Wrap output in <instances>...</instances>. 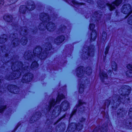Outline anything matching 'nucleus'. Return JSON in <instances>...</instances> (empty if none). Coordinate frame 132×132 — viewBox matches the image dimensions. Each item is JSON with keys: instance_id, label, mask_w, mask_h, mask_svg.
<instances>
[{"instance_id": "58", "label": "nucleus", "mask_w": 132, "mask_h": 132, "mask_svg": "<svg viewBox=\"0 0 132 132\" xmlns=\"http://www.w3.org/2000/svg\"><path fill=\"white\" fill-rule=\"evenodd\" d=\"M62 119L60 117L57 120L58 122H59Z\"/></svg>"}, {"instance_id": "57", "label": "nucleus", "mask_w": 132, "mask_h": 132, "mask_svg": "<svg viewBox=\"0 0 132 132\" xmlns=\"http://www.w3.org/2000/svg\"><path fill=\"white\" fill-rule=\"evenodd\" d=\"M58 122H59L57 120H56L55 122H54V123L53 124V125H56Z\"/></svg>"}, {"instance_id": "46", "label": "nucleus", "mask_w": 132, "mask_h": 132, "mask_svg": "<svg viewBox=\"0 0 132 132\" xmlns=\"http://www.w3.org/2000/svg\"><path fill=\"white\" fill-rule=\"evenodd\" d=\"M97 4L99 7H100V8H103L102 6H103V4L101 1L97 2Z\"/></svg>"}, {"instance_id": "11", "label": "nucleus", "mask_w": 132, "mask_h": 132, "mask_svg": "<svg viewBox=\"0 0 132 132\" xmlns=\"http://www.w3.org/2000/svg\"><path fill=\"white\" fill-rule=\"evenodd\" d=\"M121 11L123 14H126L125 18H127L132 13L131 10V5L129 3H126L124 4L121 8Z\"/></svg>"}, {"instance_id": "43", "label": "nucleus", "mask_w": 132, "mask_h": 132, "mask_svg": "<svg viewBox=\"0 0 132 132\" xmlns=\"http://www.w3.org/2000/svg\"><path fill=\"white\" fill-rule=\"evenodd\" d=\"M86 103V102L83 101L79 99L78 101V104L80 106L84 104H85Z\"/></svg>"}, {"instance_id": "27", "label": "nucleus", "mask_w": 132, "mask_h": 132, "mask_svg": "<svg viewBox=\"0 0 132 132\" xmlns=\"http://www.w3.org/2000/svg\"><path fill=\"white\" fill-rule=\"evenodd\" d=\"M28 42V38L26 36L22 37L20 40V42L21 44L23 46L26 45L27 44Z\"/></svg>"}, {"instance_id": "2", "label": "nucleus", "mask_w": 132, "mask_h": 132, "mask_svg": "<svg viewBox=\"0 0 132 132\" xmlns=\"http://www.w3.org/2000/svg\"><path fill=\"white\" fill-rule=\"evenodd\" d=\"M120 89L122 93L120 95L123 97L124 100L119 95L116 100L117 102H113V105L111 106L113 110H116L121 104H127L130 102L131 100L129 97L131 90L130 87L128 85H124L121 87Z\"/></svg>"}, {"instance_id": "53", "label": "nucleus", "mask_w": 132, "mask_h": 132, "mask_svg": "<svg viewBox=\"0 0 132 132\" xmlns=\"http://www.w3.org/2000/svg\"><path fill=\"white\" fill-rule=\"evenodd\" d=\"M1 49L2 51L3 50L4 47L3 45H1L0 46Z\"/></svg>"}, {"instance_id": "9", "label": "nucleus", "mask_w": 132, "mask_h": 132, "mask_svg": "<svg viewBox=\"0 0 132 132\" xmlns=\"http://www.w3.org/2000/svg\"><path fill=\"white\" fill-rule=\"evenodd\" d=\"M28 6L24 5H21L19 8V11L20 13L25 14L27 10L30 11L34 10L35 8V5L33 4H31L29 2L27 3Z\"/></svg>"}, {"instance_id": "8", "label": "nucleus", "mask_w": 132, "mask_h": 132, "mask_svg": "<svg viewBox=\"0 0 132 132\" xmlns=\"http://www.w3.org/2000/svg\"><path fill=\"white\" fill-rule=\"evenodd\" d=\"M65 97L62 94H58L56 98V100L54 98H52L50 100L49 103V105L46 110L47 111L49 112L52 108L54 107L57 104H59L61 101L65 98Z\"/></svg>"}, {"instance_id": "17", "label": "nucleus", "mask_w": 132, "mask_h": 132, "mask_svg": "<svg viewBox=\"0 0 132 132\" xmlns=\"http://www.w3.org/2000/svg\"><path fill=\"white\" fill-rule=\"evenodd\" d=\"M127 113V111L122 107L118 108L116 111L117 117L119 118H124Z\"/></svg>"}, {"instance_id": "44", "label": "nucleus", "mask_w": 132, "mask_h": 132, "mask_svg": "<svg viewBox=\"0 0 132 132\" xmlns=\"http://www.w3.org/2000/svg\"><path fill=\"white\" fill-rule=\"evenodd\" d=\"M100 127V125L98 126V128L97 127H95L91 132H98L100 129L99 127Z\"/></svg>"}, {"instance_id": "63", "label": "nucleus", "mask_w": 132, "mask_h": 132, "mask_svg": "<svg viewBox=\"0 0 132 132\" xmlns=\"http://www.w3.org/2000/svg\"><path fill=\"white\" fill-rule=\"evenodd\" d=\"M15 35V34L14 33H13V35Z\"/></svg>"}, {"instance_id": "40", "label": "nucleus", "mask_w": 132, "mask_h": 132, "mask_svg": "<svg viewBox=\"0 0 132 132\" xmlns=\"http://www.w3.org/2000/svg\"><path fill=\"white\" fill-rule=\"evenodd\" d=\"M21 125V123L20 122H18L16 126L15 127L14 129L12 131V132H15L18 127L20 126Z\"/></svg>"}, {"instance_id": "18", "label": "nucleus", "mask_w": 132, "mask_h": 132, "mask_svg": "<svg viewBox=\"0 0 132 132\" xmlns=\"http://www.w3.org/2000/svg\"><path fill=\"white\" fill-rule=\"evenodd\" d=\"M55 128L56 130L59 132H64L66 129L65 124L64 122H61L56 125Z\"/></svg>"}, {"instance_id": "59", "label": "nucleus", "mask_w": 132, "mask_h": 132, "mask_svg": "<svg viewBox=\"0 0 132 132\" xmlns=\"http://www.w3.org/2000/svg\"><path fill=\"white\" fill-rule=\"evenodd\" d=\"M50 120L49 119H47L46 120V122H48V121H49V122H50Z\"/></svg>"}, {"instance_id": "15", "label": "nucleus", "mask_w": 132, "mask_h": 132, "mask_svg": "<svg viewBox=\"0 0 132 132\" xmlns=\"http://www.w3.org/2000/svg\"><path fill=\"white\" fill-rule=\"evenodd\" d=\"M42 115V113L40 111H36L35 115L33 114L29 120L30 123H33L34 122L38 121Z\"/></svg>"}, {"instance_id": "61", "label": "nucleus", "mask_w": 132, "mask_h": 132, "mask_svg": "<svg viewBox=\"0 0 132 132\" xmlns=\"http://www.w3.org/2000/svg\"><path fill=\"white\" fill-rule=\"evenodd\" d=\"M64 1L65 2H68V0H64Z\"/></svg>"}, {"instance_id": "39", "label": "nucleus", "mask_w": 132, "mask_h": 132, "mask_svg": "<svg viewBox=\"0 0 132 132\" xmlns=\"http://www.w3.org/2000/svg\"><path fill=\"white\" fill-rule=\"evenodd\" d=\"M8 2V4L9 5H11L12 4L15 3L18 0H7Z\"/></svg>"}, {"instance_id": "32", "label": "nucleus", "mask_w": 132, "mask_h": 132, "mask_svg": "<svg viewBox=\"0 0 132 132\" xmlns=\"http://www.w3.org/2000/svg\"><path fill=\"white\" fill-rule=\"evenodd\" d=\"M111 68L112 70L116 71L118 70V65L114 61L111 65Z\"/></svg>"}, {"instance_id": "22", "label": "nucleus", "mask_w": 132, "mask_h": 132, "mask_svg": "<svg viewBox=\"0 0 132 132\" xmlns=\"http://www.w3.org/2000/svg\"><path fill=\"white\" fill-rule=\"evenodd\" d=\"M99 76L100 79L102 82H105V80L108 79V76L106 72H100Z\"/></svg>"}, {"instance_id": "48", "label": "nucleus", "mask_w": 132, "mask_h": 132, "mask_svg": "<svg viewBox=\"0 0 132 132\" xmlns=\"http://www.w3.org/2000/svg\"><path fill=\"white\" fill-rule=\"evenodd\" d=\"M113 71L112 70L109 69L108 71V73L110 76H111L112 73Z\"/></svg>"}, {"instance_id": "34", "label": "nucleus", "mask_w": 132, "mask_h": 132, "mask_svg": "<svg viewBox=\"0 0 132 132\" xmlns=\"http://www.w3.org/2000/svg\"><path fill=\"white\" fill-rule=\"evenodd\" d=\"M110 47V46L109 45H108L105 48V51L104 52V53L105 55L103 56V59H105L106 57V55L108 53Z\"/></svg>"}, {"instance_id": "50", "label": "nucleus", "mask_w": 132, "mask_h": 132, "mask_svg": "<svg viewBox=\"0 0 132 132\" xmlns=\"http://www.w3.org/2000/svg\"><path fill=\"white\" fill-rule=\"evenodd\" d=\"M87 3H91L93 2V0H86Z\"/></svg>"}, {"instance_id": "42", "label": "nucleus", "mask_w": 132, "mask_h": 132, "mask_svg": "<svg viewBox=\"0 0 132 132\" xmlns=\"http://www.w3.org/2000/svg\"><path fill=\"white\" fill-rule=\"evenodd\" d=\"M42 23H43L42 22L40 23L39 24L38 27L39 30V31H45V29L44 28H42V27L41 24H42Z\"/></svg>"}, {"instance_id": "20", "label": "nucleus", "mask_w": 132, "mask_h": 132, "mask_svg": "<svg viewBox=\"0 0 132 132\" xmlns=\"http://www.w3.org/2000/svg\"><path fill=\"white\" fill-rule=\"evenodd\" d=\"M126 67L129 70V71L127 70L126 72V76L128 78L132 77V64H128L126 65Z\"/></svg>"}, {"instance_id": "5", "label": "nucleus", "mask_w": 132, "mask_h": 132, "mask_svg": "<svg viewBox=\"0 0 132 132\" xmlns=\"http://www.w3.org/2000/svg\"><path fill=\"white\" fill-rule=\"evenodd\" d=\"M69 107V103L68 101L64 100L63 101L60 105H57L53 110L51 116L53 118H55L58 117L62 111H66Z\"/></svg>"}, {"instance_id": "45", "label": "nucleus", "mask_w": 132, "mask_h": 132, "mask_svg": "<svg viewBox=\"0 0 132 132\" xmlns=\"http://www.w3.org/2000/svg\"><path fill=\"white\" fill-rule=\"evenodd\" d=\"M4 3V0H0V9L3 6Z\"/></svg>"}, {"instance_id": "51", "label": "nucleus", "mask_w": 132, "mask_h": 132, "mask_svg": "<svg viewBox=\"0 0 132 132\" xmlns=\"http://www.w3.org/2000/svg\"><path fill=\"white\" fill-rule=\"evenodd\" d=\"M32 32L33 34H35L36 33L37 31V30H35V29H33L32 31Z\"/></svg>"}, {"instance_id": "41", "label": "nucleus", "mask_w": 132, "mask_h": 132, "mask_svg": "<svg viewBox=\"0 0 132 132\" xmlns=\"http://www.w3.org/2000/svg\"><path fill=\"white\" fill-rule=\"evenodd\" d=\"M68 47L69 51H73L74 46L72 44H68Z\"/></svg>"}, {"instance_id": "21", "label": "nucleus", "mask_w": 132, "mask_h": 132, "mask_svg": "<svg viewBox=\"0 0 132 132\" xmlns=\"http://www.w3.org/2000/svg\"><path fill=\"white\" fill-rule=\"evenodd\" d=\"M3 19L6 22L11 24L13 22V17L12 15L10 14L4 15L3 16Z\"/></svg>"}, {"instance_id": "49", "label": "nucleus", "mask_w": 132, "mask_h": 132, "mask_svg": "<svg viewBox=\"0 0 132 132\" xmlns=\"http://www.w3.org/2000/svg\"><path fill=\"white\" fill-rule=\"evenodd\" d=\"M5 56L6 58H9V53H5Z\"/></svg>"}, {"instance_id": "64", "label": "nucleus", "mask_w": 132, "mask_h": 132, "mask_svg": "<svg viewBox=\"0 0 132 132\" xmlns=\"http://www.w3.org/2000/svg\"><path fill=\"white\" fill-rule=\"evenodd\" d=\"M1 87V86H0V88Z\"/></svg>"}, {"instance_id": "23", "label": "nucleus", "mask_w": 132, "mask_h": 132, "mask_svg": "<svg viewBox=\"0 0 132 132\" xmlns=\"http://www.w3.org/2000/svg\"><path fill=\"white\" fill-rule=\"evenodd\" d=\"M19 39L16 37L13 38L11 42V45L13 48H15L20 44Z\"/></svg>"}, {"instance_id": "19", "label": "nucleus", "mask_w": 132, "mask_h": 132, "mask_svg": "<svg viewBox=\"0 0 132 132\" xmlns=\"http://www.w3.org/2000/svg\"><path fill=\"white\" fill-rule=\"evenodd\" d=\"M34 57V55L32 54V52L29 50H28L27 52H25L23 54V57L25 59L28 61H31Z\"/></svg>"}, {"instance_id": "10", "label": "nucleus", "mask_w": 132, "mask_h": 132, "mask_svg": "<svg viewBox=\"0 0 132 132\" xmlns=\"http://www.w3.org/2000/svg\"><path fill=\"white\" fill-rule=\"evenodd\" d=\"M95 24L93 23H90L89 25V30L91 31L90 35V42L94 41L97 38V32L96 30L94 29Z\"/></svg>"}, {"instance_id": "28", "label": "nucleus", "mask_w": 132, "mask_h": 132, "mask_svg": "<svg viewBox=\"0 0 132 132\" xmlns=\"http://www.w3.org/2000/svg\"><path fill=\"white\" fill-rule=\"evenodd\" d=\"M6 35L5 34H3L2 35V37H0V44H2L5 43L7 40V37H6Z\"/></svg>"}, {"instance_id": "56", "label": "nucleus", "mask_w": 132, "mask_h": 132, "mask_svg": "<svg viewBox=\"0 0 132 132\" xmlns=\"http://www.w3.org/2000/svg\"><path fill=\"white\" fill-rule=\"evenodd\" d=\"M1 77V76H0V77ZM3 79H2V78H0V83L1 84L2 82L3 81Z\"/></svg>"}, {"instance_id": "47", "label": "nucleus", "mask_w": 132, "mask_h": 132, "mask_svg": "<svg viewBox=\"0 0 132 132\" xmlns=\"http://www.w3.org/2000/svg\"><path fill=\"white\" fill-rule=\"evenodd\" d=\"M84 110L82 109V108H80L79 109L78 111V113L80 114H82L84 112Z\"/></svg>"}, {"instance_id": "25", "label": "nucleus", "mask_w": 132, "mask_h": 132, "mask_svg": "<svg viewBox=\"0 0 132 132\" xmlns=\"http://www.w3.org/2000/svg\"><path fill=\"white\" fill-rule=\"evenodd\" d=\"M101 14H100L98 11H95L94 13V15L92 16V17L94 19V20L91 19L92 21H96L97 22H98L99 20H100L101 17L99 15H101Z\"/></svg>"}, {"instance_id": "62", "label": "nucleus", "mask_w": 132, "mask_h": 132, "mask_svg": "<svg viewBox=\"0 0 132 132\" xmlns=\"http://www.w3.org/2000/svg\"><path fill=\"white\" fill-rule=\"evenodd\" d=\"M102 112H104V113H105V111H102Z\"/></svg>"}, {"instance_id": "60", "label": "nucleus", "mask_w": 132, "mask_h": 132, "mask_svg": "<svg viewBox=\"0 0 132 132\" xmlns=\"http://www.w3.org/2000/svg\"><path fill=\"white\" fill-rule=\"evenodd\" d=\"M106 118L107 119H109V116L108 115H106Z\"/></svg>"}, {"instance_id": "7", "label": "nucleus", "mask_w": 132, "mask_h": 132, "mask_svg": "<svg viewBox=\"0 0 132 132\" xmlns=\"http://www.w3.org/2000/svg\"><path fill=\"white\" fill-rule=\"evenodd\" d=\"M86 69L85 71L84 67L82 65L78 67L76 69L77 76L80 78L84 75L85 73L86 76H90L92 73V69L90 67L87 66L86 67Z\"/></svg>"}, {"instance_id": "16", "label": "nucleus", "mask_w": 132, "mask_h": 132, "mask_svg": "<svg viewBox=\"0 0 132 132\" xmlns=\"http://www.w3.org/2000/svg\"><path fill=\"white\" fill-rule=\"evenodd\" d=\"M66 38L64 35H61L57 36L54 39V43L56 45L59 46L62 44L65 40Z\"/></svg>"}, {"instance_id": "13", "label": "nucleus", "mask_w": 132, "mask_h": 132, "mask_svg": "<svg viewBox=\"0 0 132 132\" xmlns=\"http://www.w3.org/2000/svg\"><path fill=\"white\" fill-rule=\"evenodd\" d=\"M94 46L93 44H92L87 47V55L88 56L84 55L82 58L84 60L87 59L88 57H94L95 54Z\"/></svg>"}, {"instance_id": "30", "label": "nucleus", "mask_w": 132, "mask_h": 132, "mask_svg": "<svg viewBox=\"0 0 132 132\" xmlns=\"http://www.w3.org/2000/svg\"><path fill=\"white\" fill-rule=\"evenodd\" d=\"M1 101L0 100V113H3L5 111L7 108V106L6 105H2L1 104Z\"/></svg>"}, {"instance_id": "36", "label": "nucleus", "mask_w": 132, "mask_h": 132, "mask_svg": "<svg viewBox=\"0 0 132 132\" xmlns=\"http://www.w3.org/2000/svg\"><path fill=\"white\" fill-rule=\"evenodd\" d=\"M107 35V34L105 31H103L102 36V41L104 42L105 40Z\"/></svg>"}, {"instance_id": "1", "label": "nucleus", "mask_w": 132, "mask_h": 132, "mask_svg": "<svg viewBox=\"0 0 132 132\" xmlns=\"http://www.w3.org/2000/svg\"><path fill=\"white\" fill-rule=\"evenodd\" d=\"M11 69L14 71H10L8 74L5 76V79L7 81L15 80L19 78L21 76V72L20 70L22 69L23 72H25L21 79V82L23 84H28L31 82L34 78V75L30 72V67L28 65L23 67V62L18 60L14 62H11Z\"/></svg>"}, {"instance_id": "31", "label": "nucleus", "mask_w": 132, "mask_h": 132, "mask_svg": "<svg viewBox=\"0 0 132 132\" xmlns=\"http://www.w3.org/2000/svg\"><path fill=\"white\" fill-rule=\"evenodd\" d=\"M111 102V101L110 100L108 99H106L104 103V105L105 106V107H101V108L103 109L104 111L106 109V106L107 105V108H108L110 105Z\"/></svg>"}, {"instance_id": "3", "label": "nucleus", "mask_w": 132, "mask_h": 132, "mask_svg": "<svg viewBox=\"0 0 132 132\" xmlns=\"http://www.w3.org/2000/svg\"><path fill=\"white\" fill-rule=\"evenodd\" d=\"M47 45L46 47L43 51L42 48L39 45H37L33 50L34 55L36 54L38 58L41 60H45L49 54L48 51L52 49V46L50 42H48Z\"/></svg>"}, {"instance_id": "24", "label": "nucleus", "mask_w": 132, "mask_h": 132, "mask_svg": "<svg viewBox=\"0 0 132 132\" xmlns=\"http://www.w3.org/2000/svg\"><path fill=\"white\" fill-rule=\"evenodd\" d=\"M39 67V64L38 61L34 60L32 61L31 64L30 68L32 70H36Z\"/></svg>"}, {"instance_id": "29", "label": "nucleus", "mask_w": 132, "mask_h": 132, "mask_svg": "<svg viewBox=\"0 0 132 132\" xmlns=\"http://www.w3.org/2000/svg\"><path fill=\"white\" fill-rule=\"evenodd\" d=\"M82 81L80 84L79 89V93L80 94H82L84 92L85 88V85L84 84H82Z\"/></svg>"}, {"instance_id": "38", "label": "nucleus", "mask_w": 132, "mask_h": 132, "mask_svg": "<svg viewBox=\"0 0 132 132\" xmlns=\"http://www.w3.org/2000/svg\"><path fill=\"white\" fill-rule=\"evenodd\" d=\"M127 21L129 24L132 26V14L128 17Z\"/></svg>"}, {"instance_id": "26", "label": "nucleus", "mask_w": 132, "mask_h": 132, "mask_svg": "<svg viewBox=\"0 0 132 132\" xmlns=\"http://www.w3.org/2000/svg\"><path fill=\"white\" fill-rule=\"evenodd\" d=\"M100 130V132H107L109 129V126L106 123H104L102 125Z\"/></svg>"}, {"instance_id": "12", "label": "nucleus", "mask_w": 132, "mask_h": 132, "mask_svg": "<svg viewBox=\"0 0 132 132\" xmlns=\"http://www.w3.org/2000/svg\"><path fill=\"white\" fill-rule=\"evenodd\" d=\"M122 0H115L111 2V3H107L106 5L108 7L109 10L112 11L116 9V7H118L121 4Z\"/></svg>"}, {"instance_id": "35", "label": "nucleus", "mask_w": 132, "mask_h": 132, "mask_svg": "<svg viewBox=\"0 0 132 132\" xmlns=\"http://www.w3.org/2000/svg\"><path fill=\"white\" fill-rule=\"evenodd\" d=\"M67 28L64 25H61L59 28V30L62 33H64Z\"/></svg>"}, {"instance_id": "55", "label": "nucleus", "mask_w": 132, "mask_h": 132, "mask_svg": "<svg viewBox=\"0 0 132 132\" xmlns=\"http://www.w3.org/2000/svg\"><path fill=\"white\" fill-rule=\"evenodd\" d=\"M24 31L25 33H27L28 32V31L27 29H25L24 30Z\"/></svg>"}, {"instance_id": "4", "label": "nucleus", "mask_w": 132, "mask_h": 132, "mask_svg": "<svg viewBox=\"0 0 132 132\" xmlns=\"http://www.w3.org/2000/svg\"><path fill=\"white\" fill-rule=\"evenodd\" d=\"M39 16L40 20L44 23H47L45 26L47 31L49 32H53L56 28L55 24L52 21H50L51 20L49 15L46 13H42Z\"/></svg>"}, {"instance_id": "14", "label": "nucleus", "mask_w": 132, "mask_h": 132, "mask_svg": "<svg viewBox=\"0 0 132 132\" xmlns=\"http://www.w3.org/2000/svg\"><path fill=\"white\" fill-rule=\"evenodd\" d=\"M7 89L10 93L16 94L18 93L19 88L16 85L9 84L7 86Z\"/></svg>"}, {"instance_id": "37", "label": "nucleus", "mask_w": 132, "mask_h": 132, "mask_svg": "<svg viewBox=\"0 0 132 132\" xmlns=\"http://www.w3.org/2000/svg\"><path fill=\"white\" fill-rule=\"evenodd\" d=\"M77 108L73 109L69 117L70 118H71L77 112Z\"/></svg>"}, {"instance_id": "6", "label": "nucleus", "mask_w": 132, "mask_h": 132, "mask_svg": "<svg viewBox=\"0 0 132 132\" xmlns=\"http://www.w3.org/2000/svg\"><path fill=\"white\" fill-rule=\"evenodd\" d=\"M86 118L82 117L79 119V122H71L69 124L67 128L69 132H74L75 130L79 131L81 130L84 127L83 123L86 121Z\"/></svg>"}, {"instance_id": "52", "label": "nucleus", "mask_w": 132, "mask_h": 132, "mask_svg": "<svg viewBox=\"0 0 132 132\" xmlns=\"http://www.w3.org/2000/svg\"><path fill=\"white\" fill-rule=\"evenodd\" d=\"M66 116V114H64L63 115H62V116L60 117V118L61 119H62L63 118H65Z\"/></svg>"}, {"instance_id": "54", "label": "nucleus", "mask_w": 132, "mask_h": 132, "mask_svg": "<svg viewBox=\"0 0 132 132\" xmlns=\"http://www.w3.org/2000/svg\"><path fill=\"white\" fill-rule=\"evenodd\" d=\"M80 106L78 104H76V106H75L76 107V108H77H77H79V107Z\"/></svg>"}, {"instance_id": "33", "label": "nucleus", "mask_w": 132, "mask_h": 132, "mask_svg": "<svg viewBox=\"0 0 132 132\" xmlns=\"http://www.w3.org/2000/svg\"><path fill=\"white\" fill-rule=\"evenodd\" d=\"M71 2L72 3L75 5H78L79 6L84 5H85V3L81 2H78L76 1L75 0H72L71 1Z\"/></svg>"}]
</instances>
